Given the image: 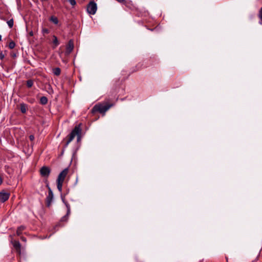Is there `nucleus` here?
<instances>
[{
    "mask_svg": "<svg viewBox=\"0 0 262 262\" xmlns=\"http://www.w3.org/2000/svg\"><path fill=\"white\" fill-rule=\"evenodd\" d=\"M81 125V123H79V124L76 125L71 133L67 136L66 139H63L62 142H64V141H66V142L62 149L61 155H63L65 149L67 147L69 144L74 139L76 136H77V141H79L80 140V136L82 131Z\"/></svg>",
    "mask_w": 262,
    "mask_h": 262,
    "instance_id": "nucleus-1",
    "label": "nucleus"
},
{
    "mask_svg": "<svg viewBox=\"0 0 262 262\" xmlns=\"http://www.w3.org/2000/svg\"><path fill=\"white\" fill-rule=\"evenodd\" d=\"M114 105V104L113 103H108L105 101L99 103L94 106L91 110V113L95 114L96 112H99L100 114H104Z\"/></svg>",
    "mask_w": 262,
    "mask_h": 262,
    "instance_id": "nucleus-2",
    "label": "nucleus"
},
{
    "mask_svg": "<svg viewBox=\"0 0 262 262\" xmlns=\"http://www.w3.org/2000/svg\"><path fill=\"white\" fill-rule=\"evenodd\" d=\"M87 12L90 14L94 15L96 13L97 6L96 3L93 1L90 2L87 6Z\"/></svg>",
    "mask_w": 262,
    "mask_h": 262,
    "instance_id": "nucleus-3",
    "label": "nucleus"
},
{
    "mask_svg": "<svg viewBox=\"0 0 262 262\" xmlns=\"http://www.w3.org/2000/svg\"><path fill=\"white\" fill-rule=\"evenodd\" d=\"M51 172V169L49 167L42 166L40 169V174L42 177L48 178Z\"/></svg>",
    "mask_w": 262,
    "mask_h": 262,
    "instance_id": "nucleus-4",
    "label": "nucleus"
},
{
    "mask_svg": "<svg viewBox=\"0 0 262 262\" xmlns=\"http://www.w3.org/2000/svg\"><path fill=\"white\" fill-rule=\"evenodd\" d=\"M54 195L52 190L48 191V194L46 198V205L47 207H50L53 200Z\"/></svg>",
    "mask_w": 262,
    "mask_h": 262,
    "instance_id": "nucleus-5",
    "label": "nucleus"
},
{
    "mask_svg": "<svg viewBox=\"0 0 262 262\" xmlns=\"http://www.w3.org/2000/svg\"><path fill=\"white\" fill-rule=\"evenodd\" d=\"M69 172V168H64L61 172L59 174L57 180L64 182V179L67 176Z\"/></svg>",
    "mask_w": 262,
    "mask_h": 262,
    "instance_id": "nucleus-6",
    "label": "nucleus"
},
{
    "mask_svg": "<svg viewBox=\"0 0 262 262\" xmlns=\"http://www.w3.org/2000/svg\"><path fill=\"white\" fill-rule=\"evenodd\" d=\"M10 195L9 192H6L4 190L0 191V202L4 203L7 201L10 197Z\"/></svg>",
    "mask_w": 262,
    "mask_h": 262,
    "instance_id": "nucleus-7",
    "label": "nucleus"
},
{
    "mask_svg": "<svg viewBox=\"0 0 262 262\" xmlns=\"http://www.w3.org/2000/svg\"><path fill=\"white\" fill-rule=\"evenodd\" d=\"M74 42L72 39H70L66 46V54H70L73 50Z\"/></svg>",
    "mask_w": 262,
    "mask_h": 262,
    "instance_id": "nucleus-8",
    "label": "nucleus"
},
{
    "mask_svg": "<svg viewBox=\"0 0 262 262\" xmlns=\"http://www.w3.org/2000/svg\"><path fill=\"white\" fill-rule=\"evenodd\" d=\"M13 246L16 249V250L19 253H20V248L21 245L18 241H14L13 243Z\"/></svg>",
    "mask_w": 262,
    "mask_h": 262,
    "instance_id": "nucleus-9",
    "label": "nucleus"
},
{
    "mask_svg": "<svg viewBox=\"0 0 262 262\" xmlns=\"http://www.w3.org/2000/svg\"><path fill=\"white\" fill-rule=\"evenodd\" d=\"M49 20L55 25H57L59 22L57 17L53 15L50 17Z\"/></svg>",
    "mask_w": 262,
    "mask_h": 262,
    "instance_id": "nucleus-10",
    "label": "nucleus"
},
{
    "mask_svg": "<svg viewBox=\"0 0 262 262\" xmlns=\"http://www.w3.org/2000/svg\"><path fill=\"white\" fill-rule=\"evenodd\" d=\"M27 106V105L24 103H22L20 104V110L22 113L25 114L26 113Z\"/></svg>",
    "mask_w": 262,
    "mask_h": 262,
    "instance_id": "nucleus-11",
    "label": "nucleus"
},
{
    "mask_svg": "<svg viewBox=\"0 0 262 262\" xmlns=\"http://www.w3.org/2000/svg\"><path fill=\"white\" fill-rule=\"evenodd\" d=\"M48 101V99L47 97L42 96L40 98L39 103L42 105H46Z\"/></svg>",
    "mask_w": 262,
    "mask_h": 262,
    "instance_id": "nucleus-12",
    "label": "nucleus"
},
{
    "mask_svg": "<svg viewBox=\"0 0 262 262\" xmlns=\"http://www.w3.org/2000/svg\"><path fill=\"white\" fill-rule=\"evenodd\" d=\"M57 182V187L59 192H61L63 182L56 180Z\"/></svg>",
    "mask_w": 262,
    "mask_h": 262,
    "instance_id": "nucleus-13",
    "label": "nucleus"
},
{
    "mask_svg": "<svg viewBox=\"0 0 262 262\" xmlns=\"http://www.w3.org/2000/svg\"><path fill=\"white\" fill-rule=\"evenodd\" d=\"M25 227L24 226H20L18 227L16 230V234L17 235H20L22 232L25 229Z\"/></svg>",
    "mask_w": 262,
    "mask_h": 262,
    "instance_id": "nucleus-14",
    "label": "nucleus"
},
{
    "mask_svg": "<svg viewBox=\"0 0 262 262\" xmlns=\"http://www.w3.org/2000/svg\"><path fill=\"white\" fill-rule=\"evenodd\" d=\"M53 73L56 76H59L61 74V69L59 68L53 69Z\"/></svg>",
    "mask_w": 262,
    "mask_h": 262,
    "instance_id": "nucleus-15",
    "label": "nucleus"
},
{
    "mask_svg": "<svg viewBox=\"0 0 262 262\" xmlns=\"http://www.w3.org/2000/svg\"><path fill=\"white\" fill-rule=\"evenodd\" d=\"M258 17L259 18V24L261 25H262V7L260 8V9L259 10L258 14Z\"/></svg>",
    "mask_w": 262,
    "mask_h": 262,
    "instance_id": "nucleus-16",
    "label": "nucleus"
},
{
    "mask_svg": "<svg viewBox=\"0 0 262 262\" xmlns=\"http://www.w3.org/2000/svg\"><path fill=\"white\" fill-rule=\"evenodd\" d=\"M34 84V81L32 79H29L26 81V85L28 88H31Z\"/></svg>",
    "mask_w": 262,
    "mask_h": 262,
    "instance_id": "nucleus-17",
    "label": "nucleus"
},
{
    "mask_svg": "<svg viewBox=\"0 0 262 262\" xmlns=\"http://www.w3.org/2000/svg\"><path fill=\"white\" fill-rule=\"evenodd\" d=\"M53 43L55 47H56L59 45V42L58 41V38L56 36L53 35Z\"/></svg>",
    "mask_w": 262,
    "mask_h": 262,
    "instance_id": "nucleus-18",
    "label": "nucleus"
},
{
    "mask_svg": "<svg viewBox=\"0 0 262 262\" xmlns=\"http://www.w3.org/2000/svg\"><path fill=\"white\" fill-rule=\"evenodd\" d=\"M65 206L67 208V215H70L71 214V208H70V205L68 203H65Z\"/></svg>",
    "mask_w": 262,
    "mask_h": 262,
    "instance_id": "nucleus-19",
    "label": "nucleus"
},
{
    "mask_svg": "<svg viewBox=\"0 0 262 262\" xmlns=\"http://www.w3.org/2000/svg\"><path fill=\"white\" fill-rule=\"evenodd\" d=\"M7 23L10 28H12L14 24V20L13 18L10 19V20L7 21Z\"/></svg>",
    "mask_w": 262,
    "mask_h": 262,
    "instance_id": "nucleus-20",
    "label": "nucleus"
},
{
    "mask_svg": "<svg viewBox=\"0 0 262 262\" xmlns=\"http://www.w3.org/2000/svg\"><path fill=\"white\" fill-rule=\"evenodd\" d=\"M15 43L14 41H11V42H9V48L10 49H12L13 48H14V47H15Z\"/></svg>",
    "mask_w": 262,
    "mask_h": 262,
    "instance_id": "nucleus-21",
    "label": "nucleus"
},
{
    "mask_svg": "<svg viewBox=\"0 0 262 262\" xmlns=\"http://www.w3.org/2000/svg\"><path fill=\"white\" fill-rule=\"evenodd\" d=\"M116 1L120 3H121L123 5H125L126 6H128V4L129 3V2H127L125 0H116Z\"/></svg>",
    "mask_w": 262,
    "mask_h": 262,
    "instance_id": "nucleus-22",
    "label": "nucleus"
},
{
    "mask_svg": "<svg viewBox=\"0 0 262 262\" xmlns=\"http://www.w3.org/2000/svg\"><path fill=\"white\" fill-rule=\"evenodd\" d=\"M69 215H67V213L61 219V222H67L68 220Z\"/></svg>",
    "mask_w": 262,
    "mask_h": 262,
    "instance_id": "nucleus-23",
    "label": "nucleus"
},
{
    "mask_svg": "<svg viewBox=\"0 0 262 262\" xmlns=\"http://www.w3.org/2000/svg\"><path fill=\"white\" fill-rule=\"evenodd\" d=\"M49 30L47 28H42V33L45 35L46 34H49Z\"/></svg>",
    "mask_w": 262,
    "mask_h": 262,
    "instance_id": "nucleus-24",
    "label": "nucleus"
},
{
    "mask_svg": "<svg viewBox=\"0 0 262 262\" xmlns=\"http://www.w3.org/2000/svg\"><path fill=\"white\" fill-rule=\"evenodd\" d=\"M68 1H69V2L70 3V4L73 6H74L76 4V2L75 0H68Z\"/></svg>",
    "mask_w": 262,
    "mask_h": 262,
    "instance_id": "nucleus-25",
    "label": "nucleus"
},
{
    "mask_svg": "<svg viewBox=\"0 0 262 262\" xmlns=\"http://www.w3.org/2000/svg\"><path fill=\"white\" fill-rule=\"evenodd\" d=\"M46 187L48 188V191H50V190H52L51 187L49 186V182L47 181L46 182Z\"/></svg>",
    "mask_w": 262,
    "mask_h": 262,
    "instance_id": "nucleus-26",
    "label": "nucleus"
},
{
    "mask_svg": "<svg viewBox=\"0 0 262 262\" xmlns=\"http://www.w3.org/2000/svg\"><path fill=\"white\" fill-rule=\"evenodd\" d=\"M5 58V54H4L2 52L0 53V59L3 60Z\"/></svg>",
    "mask_w": 262,
    "mask_h": 262,
    "instance_id": "nucleus-27",
    "label": "nucleus"
},
{
    "mask_svg": "<svg viewBox=\"0 0 262 262\" xmlns=\"http://www.w3.org/2000/svg\"><path fill=\"white\" fill-rule=\"evenodd\" d=\"M61 197L62 201V202L64 203V204H65V203H68V202L66 201L65 198H64V196H63L61 195Z\"/></svg>",
    "mask_w": 262,
    "mask_h": 262,
    "instance_id": "nucleus-28",
    "label": "nucleus"
},
{
    "mask_svg": "<svg viewBox=\"0 0 262 262\" xmlns=\"http://www.w3.org/2000/svg\"><path fill=\"white\" fill-rule=\"evenodd\" d=\"M29 139L31 141H33L34 139V136L33 135H31L29 136Z\"/></svg>",
    "mask_w": 262,
    "mask_h": 262,
    "instance_id": "nucleus-29",
    "label": "nucleus"
},
{
    "mask_svg": "<svg viewBox=\"0 0 262 262\" xmlns=\"http://www.w3.org/2000/svg\"><path fill=\"white\" fill-rule=\"evenodd\" d=\"M29 34L30 36H33V32L32 31H30L29 33Z\"/></svg>",
    "mask_w": 262,
    "mask_h": 262,
    "instance_id": "nucleus-30",
    "label": "nucleus"
},
{
    "mask_svg": "<svg viewBox=\"0 0 262 262\" xmlns=\"http://www.w3.org/2000/svg\"><path fill=\"white\" fill-rule=\"evenodd\" d=\"M2 183H3V178L0 176V185L2 184Z\"/></svg>",
    "mask_w": 262,
    "mask_h": 262,
    "instance_id": "nucleus-31",
    "label": "nucleus"
},
{
    "mask_svg": "<svg viewBox=\"0 0 262 262\" xmlns=\"http://www.w3.org/2000/svg\"><path fill=\"white\" fill-rule=\"evenodd\" d=\"M21 239L23 241H26V238L25 237H21Z\"/></svg>",
    "mask_w": 262,
    "mask_h": 262,
    "instance_id": "nucleus-32",
    "label": "nucleus"
},
{
    "mask_svg": "<svg viewBox=\"0 0 262 262\" xmlns=\"http://www.w3.org/2000/svg\"><path fill=\"white\" fill-rule=\"evenodd\" d=\"M118 89L117 88H115L114 92H117L118 91Z\"/></svg>",
    "mask_w": 262,
    "mask_h": 262,
    "instance_id": "nucleus-33",
    "label": "nucleus"
},
{
    "mask_svg": "<svg viewBox=\"0 0 262 262\" xmlns=\"http://www.w3.org/2000/svg\"><path fill=\"white\" fill-rule=\"evenodd\" d=\"M1 18L2 19L4 20H6V19H5V18H3V17H1Z\"/></svg>",
    "mask_w": 262,
    "mask_h": 262,
    "instance_id": "nucleus-34",
    "label": "nucleus"
},
{
    "mask_svg": "<svg viewBox=\"0 0 262 262\" xmlns=\"http://www.w3.org/2000/svg\"><path fill=\"white\" fill-rule=\"evenodd\" d=\"M226 261H227V262H228V257H226Z\"/></svg>",
    "mask_w": 262,
    "mask_h": 262,
    "instance_id": "nucleus-35",
    "label": "nucleus"
},
{
    "mask_svg": "<svg viewBox=\"0 0 262 262\" xmlns=\"http://www.w3.org/2000/svg\"><path fill=\"white\" fill-rule=\"evenodd\" d=\"M2 40V36L0 35V41Z\"/></svg>",
    "mask_w": 262,
    "mask_h": 262,
    "instance_id": "nucleus-36",
    "label": "nucleus"
}]
</instances>
